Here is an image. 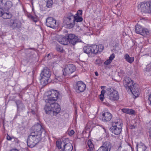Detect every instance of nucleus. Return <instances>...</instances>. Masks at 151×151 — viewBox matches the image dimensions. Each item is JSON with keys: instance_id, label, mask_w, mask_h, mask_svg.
<instances>
[{"instance_id": "nucleus-1", "label": "nucleus", "mask_w": 151, "mask_h": 151, "mask_svg": "<svg viewBox=\"0 0 151 151\" xmlns=\"http://www.w3.org/2000/svg\"><path fill=\"white\" fill-rule=\"evenodd\" d=\"M32 131L27 142L28 147L31 148L35 146L43 138L48 135L43 125L39 123L32 127Z\"/></svg>"}, {"instance_id": "nucleus-2", "label": "nucleus", "mask_w": 151, "mask_h": 151, "mask_svg": "<svg viewBox=\"0 0 151 151\" xmlns=\"http://www.w3.org/2000/svg\"><path fill=\"white\" fill-rule=\"evenodd\" d=\"M123 84L128 92H131L135 97L139 94L140 90L138 86L129 77H125L124 79Z\"/></svg>"}, {"instance_id": "nucleus-3", "label": "nucleus", "mask_w": 151, "mask_h": 151, "mask_svg": "<svg viewBox=\"0 0 151 151\" xmlns=\"http://www.w3.org/2000/svg\"><path fill=\"white\" fill-rule=\"evenodd\" d=\"M50 104H46L44 107L45 113L50 115L52 112L53 116H56L60 112L61 108L60 105L57 103H48Z\"/></svg>"}, {"instance_id": "nucleus-4", "label": "nucleus", "mask_w": 151, "mask_h": 151, "mask_svg": "<svg viewBox=\"0 0 151 151\" xmlns=\"http://www.w3.org/2000/svg\"><path fill=\"white\" fill-rule=\"evenodd\" d=\"M45 94L47 98L45 99V101L47 103L55 102L58 99H60L62 97L61 92L54 89H51L47 91Z\"/></svg>"}, {"instance_id": "nucleus-5", "label": "nucleus", "mask_w": 151, "mask_h": 151, "mask_svg": "<svg viewBox=\"0 0 151 151\" xmlns=\"http://www.w3.org/2000/svg\"><path fill=\"white\" fill-rule=\"evenodd\" d=\"M111 126L109 129L110 132L115 135L119 134L121 132L123 124L120 122H112Z\"/></svg>"}, {"instance_id": "nucleus-6", "label": "nucleus", "mask_w": 151, "mask_h": 151, "mask_svg": "<svg viewBox=\"0 0 151 151\" xmlns=\"http://www.w3.org/2000/svg\"><path fill=\"white\" fill-rule=\"evenodd\" d=\"M106 93L109 99L112 101H117L119 98V94L118 92L114 87L108 88L106 90Z\"/></svg>"}, {"instance_id": "nucleus-7", "label": "nucleus", "mask_w": 151, "mask_h": 151, "mask_svg": "<svg viewBox=\"0 0 151 151\" xmlns=\"http://www.w3.org/2000/svg\"><path fill=\"white\" fill-rule=\"evenodd\" d=\"M98 125L94 123L93 121H89L87 123L85 129V131L83 132V137L88 138L91 135V132L93 129Z\"/></svg>"}, {"instance_id": "nucleus-8", "label": "nucleus", "mask_w": 151, "mask_h": 151, "mask_svg": "<svg viewBox=\"0 0 151 151\" xmlns=\"http://www.w3.org/2000/svg\"><path fill=\"white\" fill-rule=\"evenodd\" d=\"M139 5L141 12L142 13H151V1L142 2Z\"/></svg>"}, {"instance_id": "nucleus-9", "label": "nucleus", "mask_w": 151, "mask_h": 151, "mask_svg": "<svg viewBox=\"0 0 151 151\" xmlns=\"http://www.w3.org/2000/svg\"><path fill=\"white\" fill-rule=\"evenodd\" d=\"M135 29L137 34L142 36H144L150 34V31L148 29L144 27L138 23L135 25Z\"/></svg>"}, {"instance_id": "nucleus-10", "label": "nucleus", "mask_w": 151, "mask_h": 151, "mask_svg": "<svg viewBox=\"0 0 151 151\" xmlns=\"http://www.w3.org/2000/svg\"><path fill=\"white\" fill-rule=\"evenodd\" d=\"M73 88L75 91L78 93L83 92L86 90V85L81 81L76 82Z\"/></svg>"}, {"instance_id": "nucleus-11", "label": "nucleus", "mask_w": 151, "mask_h": 151, "mask_svg": "<svg viewBox=\"0 0 151 151\" xmlns=\"http://www.w3.org/2000/svg\"><path fill=\"white\" fill-rule=\"evenodd\" d=\"M8 25L13 29L17 28L19 30L22 28V23L19 19L16 18L14 19H10L8 23Z\"/></svg>"}, {"instance_id": "nucleus-12", "label": "nucleus", "mask_w": 151, "mask_h": 151, "mask_svg": "<svg viewBox=\"0 0 151 151\" xmlns=\"http://www.w3.org/2000/svg\"><path fill=\"white\" fill-rule=\"evenodd\" d=\"M76 70V67L73 64H69L66 65L63 69V75L66 76H69Z\"/></svg>"}, {"instance_id": "nucleus-13", "label": "nucleus", "mask_w": 151, "mask_h": 151, "mask_svg": "<svg viewBox=\"0 0 151 151\" xmlns=\"http://www.w3.org/2000/svg\"><path fill=\"white\" fill-rule=\"evenodd\" d=\"M46 25L48 27L52 28H56L58 26L56 21L52 17H48L46 19Z\"/></svg>"}, {"instance_id": "nucleus-14", "label": "nucleus", "mask_w": 151, "mask_h": 151, "mask_svg": "<svg viewBox=\"0 0 151 151\" xmlns=\"http://www.w3.org/2000/svg\"><path fill=\"white\" fill-rule=\"evenodd\" d=\"M67 37L68 43L73 46H74L76 43L79 42V39L78 37L74 34H67Z\"/></svg>"}, {"instance_id": "nucleus-15", "label": "nucleus", "mask_w": 151, "mask_h": 151, "mask_svg": "<svg viewBox=\"0 0 151 151\" xmlns=\"http://www.w3.org/2000/svg\"><path fill=\"white\" fill-rule=\"evenodd\" d=\"M95 49L93 45L91 46H85L83 48V50L84 53L87 54L88 56H89V55H91L92 54L95 55L93 51H94V49L95 50Z\"/></svg>"}, {"instance_id": "nucleus-16", "label": "nucleus", "mask_w": 151, "mask_h": 151, "mask_svg": "<svg viewBox=\"0 0 151 151\" xmlns=\"http://www.w3.org/2000/svg\"><path fill=\"white\" fill-rule=\"evenodd\" d=\"M102 120L105 122H109L113 117V115L111 114L106 111L102 112Z\"/></svg>"}, {"instance_id": "nucleus-17", "label": "nucleus", "mask_w": 151, "mask_h": 151, "mask_svg": "<svg viewBox=\"0 0 151 151\" xmlns=\"http://www.w3.org/2000/svg\"><path fill=\"white\" fill-rule=\"evenodd\" d=\"M63 24L67 28L71 29L75 25L73 19H63Z\"/></svg>"}, {"instance_id": "nucleus-18", "label": "nucleus", "mask_w": 151, "mask_h": 151, "mask_svg": "<svg viewBox=\"0 0 151 151\" xmlns=\"http://www.w3.org/2000/svg\"><path fill=\"white\" fill-rule=\"evenodd\" d=\"M66 77L63 74L62 75L59 76L55 75V78L51 81L52 83H58L59 82H62L63 81L65 77Z\"/></svg>"}, {"instance_id": "nucleus-19", "label": "nucleus", "mask_w": 151, "mask_h": 151, "mask_svg": "<svg viewBox=\"0 0 151 151\" xmlns=\"http://www.w3.org/2000/svg\"><path fill=\"white\" fill-rule=\"evenodd\" d=\"M37 102L36 101H35L34 103L36 104V106H32V109H29V111H28L27 113H31L32 115L37 116L39 115V112L38 108L37 106Z\"/></svg>"}, {"instance_id": "nucleus-20", "label": "nucleus", "mask_w": 151, "mask_h": 151, "mask_svg": "<svg viewBox=\"0 0 151 151\" xmlns=\"http://www.w3.org/2000/svg\"><path fill=\"white\" fill-rule=\"evenodd\" d=\"M67 34L65 36H61L58 39V41L61 44L64 45H67L68 43Z\"/></svg>"}, {"instance_id": "nucleus-21", "label": "nucleus", "mask_w": 151, "mask_h": 151, "mask_svg": "<svg viewBox=\"0 0 151 151\" xmlns=\"http://www.w3.org/2000/svg\"><path fill=\"white\" fill-rule=\"evenodd\" d=\"M15 103L17 106V109L18 111H22L25 108V106L23 103L22 101L19 100L16 101Z\"/></svg>"}, {"instance_id": "nucleus-22", "label": "nucleus", "mask_w": 151, "mask_h": 151, "mask_svg": "<svg viewBox=\"0 0 151 151\" xmlns=\"http://www.w3.org/2000/svg\"><path fill=\"white\" fill-rule=\"evenodd\" d=\"M93 45L96 48L95 50L94 49V51H93L95 55L99 53H100L103 51L104 46L102 44H100L98 45Z\"/></svg>"}, {"instance_id": "nucleus-23", "label": "nucleus", "mask_w": 151, "mask_h": 151, "mask_svg": "<svg viewBox=\"0 0 151 151\" xmlns=\"http://www.w3.org/2000/svg\"><path fill=\"white\" fill-rule=\"evenodd\" d=\"M40 76L41 78H40V80L41 84L43 86L47 85L49 83L50 77L43 75H40Z\"/></svg>"}, {"instance_id": "nucleus-24", "label": "nucleus", "mask_w": 151, "mask_h": 151, "mask_svg": "<svg viewBox=\"0 0 151 151\" xmlns=\"http://www.w3.org/2000/svg\"><path fill=\"white\" fill-rule=\"evenodd\" d=\"M27 17L31 21L35 23H36L39 21L38 17L36 15H32L30 13H28L26 15Z\"/></svg>"}, {"instance_id": "nucleus-25", "label": "nucleus", "mask_w": 151, "mask_h": 151, "mask_svg": "<svg viewBox=\"0 0 151 151\" xmlns=\"http://www.w3.org/2000/svg\"><path fill=\"white\" fill-rule=\"evenodd\" d=\"M136 147L137 151H145L147 148L145 144L141 142L137 144Z\"/></svg>"}, {"instance_id": "nucleus-26", "label": "nucleus", "mask_w": 151, "mask_h": 151, "mask_svg": "<svg viewBox=\"0 0 151 151\" xmlns=\"http://www.w3.org/2000/svg\"><path fill=\"white\" fill-rule=\"evenodd\" d=\"M102 146L107 151H110L112 145L109 142L106 141L103 143Z\"/></svg>"}, {"instance_id": "nucleus-27", "label": "nucleus", "mask_w": 151, "mask_h": 151, "mask_svg": "<svg viewBox=\"0 0 151 151\" xmlns=\"http://www.w3.org/2000/svg\"><path fill=\"white\" fill-rule=\"evenodd\" d=\"M5 5L4 10L7 12H9L10 8L12 7L13 4L12 1H6Z\"/></svg>"}, {"instance_id": "nucleus-28", "label": "nucleus", "mask_w": 151, "mask_h": 151, "mask_svg": "<svg viewBox=\"0 0 151 151\" xmlns=\"http://www.w3.org/2000/svg\"><path fill=\"white\" fill-rule=\"evenodd\" d=\"M73 148L72 145L70 143H68L64 145L63 149L65 151H72Z\"/></svg>"}, {"instance_id": "nucleus-29", "label": "nucleus", "mask_w": 151, "mask_h": 151, "mask_svg": "<svg viewBox=\"0 0 151 151\" xmlns=\"http://www.w3.org/2000/svg\"><path fill=\"white\" fill-rule=\"evenodd\" d=\"M51 75V72L50 71V70L47 68L46 69H44L42 71L40 75H43L45 76L50 77Z\"/></svg>"}, {"instance_id": "nucleus-30", "label": "nucleus", "mask_w": 151, "mask_h": 151, "mask_svg": "<svg viewBox=\"0 0 151 151\" xmlns=\"http://www.w3.org/2000/svg\"><path fill=\"white\" fill-rule=\"evenodd\" d=\"M121 110L123 113L130 115H134L135 114V111L132 109L123 108Z\"/></svg>"}, {"instance_id": "nucleus-31", "label": "nucleus", "mask_w": 151, "mask_h": 151, "mask_svg": "<svg viewBox=\"0 0 151 151\" xmlns=\"http://www.w3.org/2000/svg\"><path fill=\"white\" fill-rule=\"evenodd\" d=\"M55 49L57 52L60 53H63L65 52V51L63 49V47L58 44L56 45Z\"/></svg>"}, {"instance_id": "nucleus-32", "label": "nucleus", "mask_w": 151, "mask_h": 151, "mask_svg": "<svg viewBox=\"0 0 151 151\" xmlns=\"http://www.w3.org/2000/svg\"><path fill=\"white\" fill-rule=\"evenodd\" d=\"M115 57V54L113 53H112L109 57V59L104 62V64L106 65L110 64Z\"/></svg>"}, {"instance_id": "nucleus-33", "label": "nucleus", "mask_w": 151, "mask_h": 151, "mask_svg": "<svg viewBox=\"0 0 151 151\" xmlns=\"http://www.w3.org/2000/svg\"><path fill=\"white\" fill-rule=\"evenodd\" d=\"M13 16V15L10 12H4L2 17L4 19H11Z\"/></svg>"}, {"instance_id": "nucleus-34", "label": "nucleus", "mask_w": 151, "mask_h": 151, "mask_svg": "<svg viewBox=\"0 0 151 151\" xmlns=\"http://www.w3.org/2000/svg\"><path fill=\"white\" fill-rule=\"evenodd\" d=\"M73 14L71 12H68L65 14V16H64L63 19H73L74 17Z\"/></svg>"}, {"instance_id": "nucleus-35", "label": "nucleus", "mask_w": 151, "mask_h": 151, "mask_svg": "<svg viewBox=\"0 0 151 151\" xmlns=\"http://www.w3.org/2000/svg\"><path fill=\"white\" fill-rule=\"evenodd\" d=\"M124 58L127 61L130 63H132L134 60V57H130L129 55L127 54H126L125 55Z\"/></svg>"}, {"instance_id": "nucleus-36", "label": "nucleus", "mask_w": 151, "mask_h": 151, "mask_svg": "<svg viewBox=\"0 0 151 151\" xmlns=\"http://www.w3.org/2000/svg\"><path fill=\"white\" fill-rule=\"evenodd\" d=\"M83 18L81 16L75 15L74 17L73 21L74 23L76 22H81L83 21Z\"/></svg>"}, {"instance_id": "nucleus-37", "label": "nucleus", "mask_w": 151, "mask_h": 151, "mask_svg": "<svg viewBox=\"0 0 151 151\" xmlns=\"http://www.w3.org/2000/svg\"><path fill=\"white\" fill-rule=\"evenodd\" d=\"M87 145L89 147L88 151H91L93 150L94 147V145L91 139H89L87 142Z\"/></svg>"}, {"instance_id": "nucleus-38", "label": "nucleus", "mask_w": 151, "mask_h": 151, "mask_svg": "<svg viewBox=\"0 0 151 151\" xmlns=\"http://www.w3.org/2000/svg\"><path fill=\"white\" fill-rule=\"evenodd\" d=\"M46 1V6L49 8L52 7V5L53 4V0H44Z\"/></svg>"}, {"instance_id": "nucleus-39", "label": "nucleus", "mask_w": 151, "mask_h": 151, "mask_svg": "<svg viewBox=\"0 0 151 151\" xmlns=\"http://www.w3.org/2000/svg\"><path fill=\"white\" fill-rule=\"evenodd\" d=\"M5 111L3 108H0V116L1 118L4 119L5 116Z\"/></svg>"}, {"instance_id": "nucleus-40", "label": "nucleus", "mask_w": 151, "mask_h": 151, "mask_svg": "<svg viewBox=\"0 0 151 151\" xmlns=\"http://www.w3.org/2000/svg\"><path fill=\"white\" fill-rule=\"evenodd\" d=\"M118 75L120 77H122L125 76V73L124 70L120 69L119 70L118 72Z\"/></svg>"}, {"instance_id": "nucleus-41", "label": "nucleus", "mask_w": 151, "mask_h": 151, "mask_svg": "<svg viewBox=\"0 0 151 151\" xmlns=\"http://www.w3.org/2000/svg\"><path fill=\"white\" fill-rule=\"evenodd\" d=\"M52 57L53 55L51 53H49L47 55L45 56L44 58L45 60H48L52 58Z\"/></svg>"}, {"instance_id": "nucleus-42", "label": "nucleus", "mask_w": 151, "mask_h": 151, "mask_svg": "<svg viewBox=\"0 0 151 151\" xmlns=\"http://www.w3.org/2000/svg\"><path fill=\"white\" fill-rule=\"evenodd\" d=\"M95 64L99 66H100L101 65L102 61L100 59H97L95 62Z\"/></svg>"}, {"instance_id": "nucleus-43", "label": "nucleus", "mask_w": 151, "mask_h": 151, "mask_svg": "<svg viewBox=\"0 0 151 151\" xmlns=\"http://www.w3.org/2000/svg\"><path fill=\"white\" fill-rule=\"evenodd\" d=\"M56 147L58 149H60L62 148L61 144L62 142L61 141L57 140L56 142Z\"/></svg>"}, {"instance_id": "nucleus-44", "label": "nucleus", "mask_w": 151, "mask_h": 151, "mask_svg": "<svg viewBox=\"0 0 151 151\" xmlns=\"http://www.w3.org/2000/svg\"><path fill=\"white\" fill-rule=\"evenodd\" d=\"M6 1L5 0H0V7L4 9Z\"/></svg>"}, {"instance_id": "nucleus-45", "label": "nucleus", "mask_w": 151, "mask_h": 151, "mask_svg": "<svg viewBox=\"0 0 151 151\" xmlns=\"http://www.w3.org/2000/svg\"><path fill=\"white\" fill-rule=\"evenodd\" d=\"M147 101L149 106H151V93L148 96Z\"/></svg>"}, {"instance_id": "nucleus-46", "label": "nucleus", "mask_w": 151, "mask_h": 151, "mask_svg": "<svg viewBox=\"0 0 151 151\" xmlns=\"http://www.w3.org/2000/svg\"><path fill=\"white\" fill-rule=\"evenodd\" d=\"M14 137L13 136H10L8 134H7L6 135V139L7 140L11 141L13 138Z\"/></svg>"}, {"instance_id": "nucleus-47", "label": "nucleus", "mask_w": 151, "mask_h": 151, "mask_svg": "<svg viewBox=\"0 0 151 151\" xmlns=\"http://www.w3.org/2000/svg\"><path fill=\"white\" fill-rule=\"evenodd\" d=\"M82 10H78L76 13L75 14V15L76 16H81L82 14Z\"/></svg>"}, {"instance_id": "nucleus-48", "label": "nucleus", "mask_w": 151, "mask_h": 151, "mask_svg": "<svg viewBox=\"0 0 151 151\" xmlns=\"http://www.w3.org/2000/svg\"><path fill=\"white\" fill-rule=\"evenodd\" d=\"M13 139H14L13 142L17 144H18L20 142V141L18 139V138L15 137H14Z\"/></svg>"}, {"instance_id": "nucleus-49", "label": "nucleus", "mask_w": 151, "mask_h": 151, "mask_svg": "<svg viewBox=\"0 0 151 151\" xmlns=\"http://www.w3.org/2000/svg\"><path fill=\"white\" fill-rule=\"evenodd\" d=\"M4 9L0 7V17H2L4 12Z\"/></svg>"}, {"instance_id": "nucleus-50", "label": "nucleus", "mask_w": 151, "mask_h": 151, "mask_svg": "<svg viewBox=\"0 0 151 151\" xmlns=\"http://www.w3.org/2000/svg\"><path fill=\"white\" fill-rule=\"evenodd\" d=\"M99 98L100 100L102 101H103L104 99V95L100 94L99 95Z\"/></svg>"}, {"instance_id": "nucleus-51", "label": "nucleus", "mask_w": 151, "mask_h": 151, "mask_svg": "<svg viewBox=\"0 0 151 151\" xmlns=\"http://www.w3.org/2000/svg\"><path fill=\"white\" fill-rule=\"evenodd\" d=\"M97 151H107V150L102 146L99 148Z\"/></svg>"}, {"instance_id": "nucleus-52", "label": "nucleus", "mask_w": 151, "mask_h": 151, "mask_svg": "<svg viewBox=\"0 0 151 151\" xmlns=\"http://www.w3.org/2000/svg\"><path fill=\"white\" fill-rule=\"evenodd\" d=\"M75 133L74 131L73 130H71L69 132L68 134L70 136H71L73 134Z\"/></svg>"}, {"instance_id": "nucleus-53", "label": "nucleus", "mask_w": 151, "mask_h": 151, "mask_svg": "<svg viewBox=\"0 0 151 151\" xmlns=\"http://www.w3.org/2000/svg\"><path fill=\"white\" fill-rule=\"evenodd\" d=\"M136 127V126H134L132 124H130L129 125V129H132L135 128Z\"/></svg>"}, {"instance_id": "nucleus-54", "label": "nucleus", "mask_w": 151, "mask_h": 151, "mask_svg": "<svg viewBox=\"0 0 151 151\" xmlns=\"http://www.w3.org/2000/svg\"><path fill=\"white\" fill-rule=\"evenodd\" d=\"M148 136L149 138L151 139V127L149 129L148 132Z\"/></svg>"}, {"instance_id": "nucleus-55", "label": "nucleus", "mask_w": 151, "mask_h": 151, "mask_svg": "<svg viewBox=\"0 0 151 151\" xmlns=\"http://www.w3.org/2000/svg\"><path fill=\"white\" fill-rule=\"evenodd\" d=\"M18 96L19 97V98L23 100V95L22 94L18 93Z\"/></svg>"}, {"instance_id": "nucleus-56", "label": "nucleus", "mask_w": 151, "mask_h": 151, "mask_svg": "<svg viewBox=\"0 0 151 151\" xmlns=\"http://www.w3.org/2000/svg\"><path fill=\"white\" fill-rule=\"evenodd\" d=\"M16 96H14L12 97V99H11L12 101H14L15 102L16 101H17V100L16 99Z\"/></svg>"}, {"instance_id": "nucleus-57", "label": "nucleus", "mask_w": 151, "mask_h": 151, "mask_svg": "<svg viewBox=\"0 0 151 151\" xmlns=\"http://www.w3.org/2000/svg\"><path fill=\"white\" fill-rule=\"evenodd\" d=\"M105 93H106V91H105V90H102L101 91V93L100 94L104 95V94Z\"/></svg>"}, {"instance_id": "nucleus-58", "label": "nucleus", "mask_w": 151, "mask_h": 151, "mask_svg": "<svg viewBox=\"0 0 151 151\" xmlns=\"http://www.w3.org/2000/svg\"><path fill=\"white\" fill-rule=\"evenodd\" d=\"M9 151H19L16 148H13L10 150Z\"/></svg>"}, {"instance_id": "nucleus-59", "label": "nucleus", "mask_w": 151, "mask_h": 151, "mask_svg": "<svg viewBox=\"0 0 151 151\" xmlns=\"http://www.w3.org/2000/svg\"><path fill=\"white\" fill-rule=\"evenodd\" d=\"M95 75L97 76H98L99 75V73L97 71L95 72Z\"/></svg>"}, {"instance_id": "nucleus-60", "label": "nucleus", "mask_w": 151, "mask_h": 151, "mask_svg": "<svg viewBox=\"0 0 151 151\" xmlns=\"http://www.w3.org/2000/svg\"><path fill=\"white\" fill-rule=\"evenodd\" d=\"M105 87L106 86H102L101 87V88L102 89H104L105 88Z\"/></svg>"}, {"instance_id": "nucleus-61", "label": "nucleus", "mask_w": 151, "mask_h": 151, "mask_svg": "<svg viewBox=\"0 0 151 151\" xmlns=\"http://www.w3.org/2000/svg\"><path fill=\"white\" fill-rule=\"evenodd\" d=\"M104 129V132L106 133V134H107V132H108V131H107H107H106V129H105V128H103Z\"/></svg>"}, {"instance_id": "nucleus-62", "label": "nucleus", "mask_w": 151, "mask_h": 151, "mask_svg": "<svg viewBox=\"0 0 151 151\" xmlns=\"http://www.w3.org/2000/svg\"><path fill=\"white\" fill-rule=\"evenodd\" d=\"M76 76H78V75H77V74H75L73 76H72V78H74V77H75Z\"/></svg>"}, {"instance_id": "nucleus-63", "label": "nucleus", "mask_w": 151, "mask_h": 151, "mask_svg": "<svg viewBox=\"0 0 151 151\" xmlns=\"http://www.w3.org/2000/svg\"><path fill=\"white\" fill-rule=\"evenodd\" d=\"M132 151H134V149L131 146Z\"/></svg>"}, {"instance_id": "nucleus-64", "label": "nucleus", "mask_w": 151, "mask_h": 151, "mask_svg": "<svg viewBox=\"0 0 151 151\" xmlns=\"http://www.w3.org/2000/svg\"><path fill=\"white\" fill-rule=\"evenodd\" d=\"M60 151H65L63 149V148L61 149V150Z\"/></svg>"}]
</instances>
